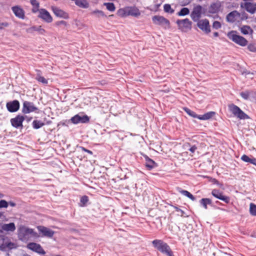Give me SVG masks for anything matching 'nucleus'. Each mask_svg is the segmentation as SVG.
Masks as SVG:
<instances>
[{
    "instance_id": "obj_1",
    "label": "nucleus",
    "mask_w": 256,
    "mask_h": 256,
    "mask_svg": "<svg viewBox=\"0 0 256 256\" xmlns=\"http://www.w3.org/2000/svg\"><path fill=\"white\" fill-rule=\"evenodd\" d=\"M153 246L158 250L168 256H174L169 245L162 240H154L152 241Z\"/></svg>"
},
{
    "instance_id": "obj_2",
    "label": "nucleus",
    "mask_w": 256,
    "mask_h": 256,
    "mask_svg": "<svg viewBox=\"0 0 256 256\" xmlns=\"http://www.w3.org/2000/svg\"><path fill=\"white\" fill-rule=\"evenodd\" d=\"M153 246L158 250L168 256H174L169 245L162 240H154L152 241Z\"/></svg>"
},
{
    "instance_id": "obj_3",
    "label": "nucleus",
    "mask_w": 256,
    "mask_h": 256,
    "mask_svg": "<svg viewBox=\"0 0 256 256\" xmlns=\"http://www.w3.org/2000/svg\"><path fill=\"white\" fill-rule=\"evenodd\" d=\"M2 230L1 223L0 222V250L2 252H6L17 248L16 244L12 242L8 237L1 234Z\"/></svg>"
},
{
    "instance_id": "obj_4",
    "label": "nucleus",
    "mask_w": 256,
    "mask_h": 256,
    "mask_svg": "<svg viewBox=\"0 0 256 256\" xmlns=\"http://www.w3.org/2000/svg\"><path fill=\"white\" fill-rule=\"evenodd\" d=\"M237 32L236 30H231L227 34L228 38L234 43L240 46H244L248 44V41L243 36L236 34Z\"/></svg>"
},
{
    "instance_id": "obj_5",
    "label": "nucleus",
    "mask_w": 256,
    "mask_h": 256,
    "mask_svg": "<svg viewBox=\"0 0 256 256\" xmlns=\"http://www.w3.org/2000/svg\"><path fill=\"white\" fill-rule=\"evenodd\" d=\"M152 20L154 24L161 26L165 30L171 28L170 20L163 16L156 15L152 17Z\"/></svg>"
},
{
    "instance_id": "obj_6",
    "label": "nucleus",
    "mask_w": 256,
    "mask_h": 256,
    "mask_svg": "<svg viewBox=\"0 0 256 256\" xmlns=\"http://www.w3.org/2000/svg\"><path fill=\"white\" fill-rule=\"evenodd\" d=\"M229 110L240 120L249 119L250 116L236 105L231 104L228 106Z\"/></svg>"
},
{
    "instance_id": "obj_7",
    "label": "nucleus",
    "mask_w": 256,
    "mask_h": 256,
    "mask_svg": "<svg viewBox=\"0 0 256 256\" xmlns=\"http://www.w3.org/2000/svg\"><path fill=\"white\" fill-rule=\"evenodd\" d=\"M40 112V109L34 105V102L27 100L24 101L22 109V112L24 114L32 112L38 114Z\"/></svg>"
},
{
    "instance_id": "obj_8",
    "label": "nucleus",
    "mask_w": 256,
    "mask_h": 256,
    "mask_svg": "<svg viewBox=\"0 0 256 256\" xmlns=\"http://www.w3.org/2000/svg\"><path fill=\"white\" fill-rule=\"evenodd\" d=\"M178 28L182 32H186L192 29V22L188 18L178 20L176 22Z\"/></svg>"
},
{
    "instance_id": "obj_9",
    "label": "nucleus",
    "mask_w": 256,
    "mask_h": 256,
    "mask_svg": "<svg viewBox=\"0 0 256 256\" xmlns=\"http://www.w3.org/2000/svg\"><path fill=\"white\" fill-rule=\"evenodd\" d=\"M25 119L26 117L24 116V115L18 114L14 118H12L10 120V122L12 127L17 129H22L24 128L22 123Z\"/></svg>"
},
{
    "instance_id": "obj_10",
    "label": "nucleus",
    "mask_w": 256,
    "mask_h": 256,
    "mask_svg": "<svg viewBox=\"0 0 256 256\" xmlns=\"http://www.w3.org/2000/svg\"><path fill=\"white\" fill-rule=\"evenodd\" d=\"M31 234L34 237H38V234L36 232H34L33 229L30 228H22L20 229L18 232V237L20 240H22L26 239V236Z\"/></svg>"
},
{
    "instance_id": "obj_11",
    "label": "nucleus",
    "mask_w": 256,
    "mask_h": 256,
    "mask_svg": "<svg viewBox=\"0 0 256 256\" xmlns=\"http://www.w3.org/2000/svg\"><path fill=\"white\" fill-rule=\"evenodd\" d=\"M197 22V26L206 34H208L211 32L209 20L206 19L200 20Z\"/></svg>"
},
{
    "instance_id": "obj_12",
    "label": "nucleus",
    "mask_w": 256,
    "mask_h": 256,
    "mask_svg": "<svg viewBox=\"0 0 256 256\" xmlns=\"http://www.w3.org/2000/svg\"><path fill=\"white\" fill-rule=\"evenodd\" d=\"M211 194L213 196L224 202L226 204H229L230 202V197L224 195V192L218 189H213L211 192Z\"/></svg>"
},
{
    "instance_id": "obj_13",
    "label": "nucleus",
    "mask_w": 256,
    "mask_h": 256,
    "mask_svg": "<svg viewBox=\"0 0 256 256\" xmlns=\"http://www.w3.org/2000/svg\"><path fill=\"white\" fill-rule=\"evenodd\" d=\"M6 108L10 112H18L20 108V103L18 100H15L12 101L7 102Z\"/></svg>"
},
{
    "instance_id": "obj_14",
    "label": "nucleus",
    "mask_w": 256,
    "mask_h": 256,
    "mask_svg": "<svg viewBox=\"0 0 256 256\" xmlns=\"http://www.w3.org/2000/svg\"><path fill=\"white\" fill-rule=\"evenodd\" d=\"M70 120L74 124H86L90 122V117L86 114L80 116L78 114L72 116Z\"/></svg>"
},
{
    "instance_id": "obj_15",
    "label": "nucleus",
    "mask_w": 256,
    "mask_h": 256,
    "mask_svg": "<svg viewBox=\"0 0 256 256\" xmlns=\"http://www.w3.org/2000/svg\"><path fill=\"white\" fill-rule=\"evenodd\" d=\"M202 14V6L200 5H197L194 6L193 10L190 16L194 22H196L199 18L201 17Z\"/></svg>"
},
{
    "instance_id": "obj_16",
    "label": "nucleus",
    "mask_w": 256,
    "mask_h": 256,
    "mask_svg": "<svg viewBox=\"0 0 256 256\" xmlns=\"http://www.w3.org/2000/svg\"><path fill=\"white\" fill-rule=\"evenodd\" d=\"M27 248L29 250H30L38 254L43 255L46 254V252L38 244L33 242H30L27 244Z\"/></svg>"
},
{
    "instance_id": "obj_17",
    "label": "nucleus",
    "mask_w": 256,
    "mask_h": 256,
    "mask_svg": "<svg viewBox=\"0 0 256 256\" xmlns=\"http://www.w3.org/2000/svg\"><path fill=\"white\" fill-rule=\"evenodd\" d=\"M142 155L145 160V166L147 170H150L158 166V164L150 158L146 154H142Z\"/></svg>"
},
{
    "instance_id": "obj_18",
    "label": "nucleus",
    "mask_w": 256,
    "mask_h": 256,
    "mask_svg": "<svg viewBox=\"0 0 256 256\" xmlns=\"http://www.w3.org/2000/svg\"><path fill=\"white\" fill-rule=\"evenodd\" d=\"M38 17L48 23H50L52 22V16L50 12L44 8H42L40 10V14Z\"/></svg>"
},
{
    "instance_id": "obj_19",
    "label": "nucleus",
    "mask_w": 256,
    "mask_h": 256,
    "mask_svg": "<svg viewBox=\"0 0 256 256\" xmlns=\"http://www.w3.org/2000/svg\"><path fill=\"white\" fill-rule=\"evenodd\" d=\"M240 12L237 10H233L228 13L226 16V20L228 22L233 23L235 22H240L238 21L240 18Z\"/></svg>"
},
{
    "instance_id": "obj_20",
    "label": "nucleus",
    "mask_w": 256,
    "mask_h": 256,
    "mask_svg": "<svg viewBox=\"0 0 256 256\" xmlns=\"http://www.w3.org/2000/svg\"><path fill=\"white\" fill-rule=\"evenodd\" d=\"M240 6L250 14H254L256 10V3L254 4L246 2H241Z\"/></svg>"
},
{
    "instance_id": "obj_21",
    "label": "nucleus",
    "mask_w": 256,
    "mask_h": 256,
    "mask_svg": "<svg viewBox=\"0 0 256 256\" xmlns=\"http://www.w3.org/2000/svg\"><path fill=\"white\" fill-rule=\"evenodd\" d=\"M37 228L42 236L52 238L54 234V232L52 230L42 226H37Z\"/></svg>"
},
{
    "instance_id": "obj_22",
    "label": "nucleus",
    "mask_w": 256,
    "mask_h": 256,
    "mask_svg": "<svg viewBox=\"0 0 256 256\" xmlns=\"http://www.w3.org/2000/svg\"><path fill=\"white\" fill-rule=\"evenodd\" d=\"M52 10L57 17L64 19H68L69 18V14L67 12L57 7L52 6Z\"/></svg>"
},
{
    "instance_id": "obj_23",
    "label": "nucleus",
    "mask_w": 256,
    "mask_h": 256,
    "mask_svg": "<svg viewBox=\"0 0 256 256\" xmlns=\"http://www.w3.org/2000/svg\"><path fill=\"white\" fill-rule=\"evenodd\" d=\"M218 248L213 244H210L208 246L204 247V252L207 256H214Z\"/></svg>"
},
{
    "instance_id": "obj_24",
    "label": "nucleus",
    "mask_w": 256,
    "mask_h": 256,
    "mask_svg": "<svg viewBox=\"0 0 256 256\" xmlns=\"http://www.w3.org/2000/svg\"><path fill=\"white\" fill-rule=\"evenodd\" d=\"M221 7L220 2H212L210 4L208 8V13L210 14H217L220 11Z\"/></svg>"
},
{
    "instance_id": "obj_25",
    "label": "nucleus",
    "mask_w": 256,
    "mask_h": 256,
    "mask_svg": "<svg viewBox=\"0 0 256 256\" xmlns=\"http://www.w3.org/2000/svg\"><path fill=\"white\" fill-rule=\"evenodd\" d=\"M28 33L32 34L34 32H36L38 34L44 35L46 32L44 29L42 28L41 26H34L26 30Z\"/></svg>"
},
{
    "instance_id": "obj_26",
    "label": "nucleus",
    "mask_w": 256,
    "mask_h": 256,
    "mask_svg": "<svg viewBox=\"0 0 256 256\" xmlns=\"http://www.w3.org/2000/svg\"><path fill=\"white\" fill-rule=\"evenodd\" d=\"M15 16L20 18L24 19L25 17L24 11L18 6H14L12 8Z\"/></svg>"
},
{
    "instance_id": "obj_27",
    "label": "nucleus",
    "mask_w": 256,
    "mask_h": 256,
    "mask_svg": "<svg viewBox=\"0 0 256 256\" xmlns=\"http://www.w3.org/2000/svg\"><path fill=\"white\" fill-rule=\"evenodd\" d=\"M1 228H2V233H3V232L4 231L6 232H13L16 229V226H15V224L14 222H10L9 224H2V223H1Z\"/></svg>"
},
{
    "instance_id": "obj_28",
    "label": "nucleus",
    "mask_w": 256,
    "mask_h": 256,
    "mask_svg": "<svg viewBox=\"0 0 256 256\" xmlns=\"http://www.w3.org/2000/svg\"><path fill=\"white\" fill-rule=\"evenodd\" d=\"M126 14L128 16H131L138 18L140 15V12L136 6H130L128 8Z\"/></svg>"
},
{
    "instance_id": "obj_29",
    "label": "nucleus",
    "mask_w": 256,
    "mask_h": 256,
    "mask_svg": "<svg viewBox=\"0 0 256 256\" xmlns=\"http://www.w3.org/2000/svg\"><path fill=\"white\" fill-rule=\"evenodd\" d=\"M36 74L34 78L38 82H41L44 85H46L48 84V80L46 79L44 76H42V72L40 70H36Z\"/></svg>"
},
{
    "instance_id": "obj_30",
    "label": "nucleus",
    "mask_w": 256,
    "mask_h": 256,
    "mask_svg": "<svg viewBox=\"0 0 256 256\" xmlns=\"http://www.w3.org/2000/svg\"><path fill=\"white\" fill-rule=\"evenodd\" d=\"M200 204L204 208H208V205H210L213 208H216L213 204L211 199L209 198H202L200 200Z\"/></svg>"
},
{
    "instance_id": "obj_31",
    "label": "nucleus",
    "mask_w": 256,
    "mask_h": 256,
    "mask_svg": "<svg viewBox=\"0 0 256 256\" xmlns=\"http://www.w3.org/2000/svg\"><path fill=\"white\" fill-rule=\"evenodd\" d=\"M216 114V112L210 111L205 113L202 115H200L199 120H208L211 118Z\"/></svg>"
},
{
    "instance_id": "obj_32",
    "label": "nucleus",
    "mask_w": 256,
    "mask_h": 256,
    "mask_svg": "<svg viewBox=\"0 0 256 256\" xmlns=\"http://www.w3.org/2000/svg\"><path fill=\"white\" fill-rule=\"evenodd\" d=\"M182 110L190 116L194 118L199 119L200 115L196 114L194 111L192 110L187 107H183Z\"/></svg>"
},
{
    "instance_id": "obj_33",
    "label": "nucleus",
    "mask_w": 256,
    "mask_h": 256,
    "mask_svg": "<svg viewBox=\"0 0 256 256\" xmlns=\"http://www.w3.org/2000/svg\"><path fill=\"white\" fill-rule=\"evenodd\" d=\"M182 110L190 116L194 118L199 119L200 115L196 114L194 111L192 110L187 107H183Z\"/></svg>"
},
{
    "instance_id": "obj_34",
    "label": "nucleus",
    "mask_w": 256,
    "mask_h": 256,
    "mask_svg": "<svg viewBox=\"0 0 256 256\" xmlns=\"http://www.w3.org/2000/svg\"><path fill=\"white\" fill-rule=\"evenodd\" d=\"M254 158V157L252 155L248 156L244 154L241 156L240 159L245 162L252 164V162H254L253 161Z\"/></svg>"
},
{
    "instance_id": "obj_35",
    "label": "nucleus",
    "mask_w": 256,
    "mask_h": 256,
    "mask_svg": "<svg viewBox=\"0 0 256 256\" xmlns=\"http://www.w3.org/2000/svg\"><path fill=\"white\" fill-rule=\"evenodd\" d=\"M91 15L94 16L96 18L106 17L104 12L101 10H95L90 12Z\"/></svg>"
},
{
    "instance_id": "obj_36",
    "label": "nucleus",
    "mask_w": 256,
    "mask_h": 256,
    "mask_svg": "<svg viewBox=\"0 0 256 256\" xmlns=\"http://www.w3.org/2000/svg\"><path fill=\"white\" fill-rule=\"evenodd\" d=\"M44 124H45L44 122H43L40 120H34L32 123V128L36 130H37V129H38V128H42Z\"/></svg>"
},
{
    "instance_id": "obj_37",
    "label": "nucleus",
    "mask_w": 256,
    "mask_h": 256,
    "mask_svg": "<svg viewBox=\"0 0 256 256\" xmlns=\"http://www.w3.org/2000/svg\"><path fill=\"white\" fill-rule=\"evenodd\" d=\"M179 192L184 196L188 198L192 201L196 200V198L190 192L186 190H179Z\"/></svg>"
},
{
    "instance_id": "obj_38",
    "label": "nucleus",
    "mask_w": 256,
    "mask_h": 256,
    "mask_svg": "<svg viewBox=\"0 0 256 256\" xmlns=\"http://www.w3.org/2000/svg\"><path fill=\"white\" fill-rule=\"evenodd\" d=\"M88 200L89 198L88 196L86 195L82 196L80 199L79 206L81 207L86 206H87V203L88 202Z\"/></svg>"
},
{
    "instance_id": "obj_39",
    "label": "nucleus",
    "mask_w": 256,
    "mask_h": 256,
    "mask_svg": "<svg viewBox=\"0 0 256 256\" xmlns=\"http://www.w3.org/2000/svg\"><path fill=\"white\" fill-rule=\"evenodd\" d=\"M253 92H242L240 93V95L244 100H248L249 98H250V100H252V94Z\"/></svg>"
},
{
    "instance_id": "obj_40",
    "label": "nucleus",
    "mask_w": 256,
    "mask_h": 256,
    "mask_svg": "<svg viewBox=\"0 0 256 256\" xmlns=\"http://www.w3.org/2000/svg\"><path fill=\"white\" fill-rule=\"evenodd\" d=\"M190 14V10L188 8H182L178 12V16H184Z\"/></svg>"
},
{
    "instance_id": "obj_41",
    "label": "nucleus",
    "mask_w": 256,
    "mask_h": 256,
    "mask_svg": "<svg viewBox=\"0 0 256 256\" xmlns=\"http://www.w3.org/2000/svg\"><path fill=\"white\" fill-rule=\"evenodd\" d=\"M104 5L106 6V9L110 12H114L116 6L113 2H104Z\"/></svg>"
},
{
    "instance_id": "obj_42",
    "label": "nucleus",
    "mask_w": 256,
    "mask_h": 256,
    "mask_svg": "<svg viewBox=\"0 0 256 256\" xmlns=\"http://www.w3.org/2000/svg\"><path fill=\"white\" fill-rule=\"evenodd\" d=\"M208 181L211 182L213 184H216L220 188H222L223 186V184L219 182V181L216 178L210 176H208Z\"/></svg>"
},
{
    "instance_id": "obj_43",
    "label": "nucleus",
    "mask_w": 256,
    "mask_h": 256,
    "mask_svg": "<svg viewBox=\"0 0 256 256\" xmlns=\"http://www.w3.org/2000/svg\"><path fill=\"white\" fill-rule=\"evenodd\" d=\"M164 10L166 13L173 14L174 12V10L171 8L170 4H166L164 6Z\"/></svg>"
},
{
    "instance_id": "obj_44",
    "label": "nucleus",
    "mask_w": 256,
    "mask_h": 256,
    "mask_svg": "<svg viewBox=\"0 0 256 256\" xmlns=\"http://www.w3.org/2000/svg\"><path fill=\"white\" fill-rule=\"evenodd\" d=\"M248 30H250L251 32H252V30L249 26H244L240 28L241 32L245 35L248 34Z\"/></svg>"
},
{
    "instance_id": "obj_45",
    "label": "nucleus",
    "mask_w": 256,
    "mask_h": 256,
    "mask_svg": "<svg viewBox=\"0 0 256 256\" xmlns=\"http://www.w3.org/2000/svg\"><path fill=\"white\" fill-rule=\"evenodd\" d=\"M250 213L252 216H256V204L253 203L250 204Z\"/></svg>"
},
{
    "instance_id": "obj_46",
    "label": "nucleus",
    "mask_w": 256,
    "mask_h": 256,
    "mask_svg": "<svg viewBox=\"0 0 256 256\" xmlns=\"http://www.w3.org/2000/svg\"><path fill=\"white\" fill-rule=\"evenodd\" d=\"M126 14H127V10H126L124 8H120L117 11V15L122 18H124V17L128 16Z\"/></svg>"
},
{
    "instance_id": "obj_47",
    "label": "nucleus",
    "mask_w": 256,
    "mask_h": 256,
    "mask_svg": "<svg viewBox=\"0 0 256 256\" xmlns=\"http://www.w3.org/2000/svg\"><path fill=\"white\" fill-rule=\"evenodd\" d=\"M240 16L238 21H240V22L244 20H246L248 18V14L244 12H242L241 13L240 12Z\"/></svg>"
},
{
    "instance_id": "obj_48",
    "label": "nucleus",
    "mask_w": 256,
    "mask_h": 256,
    "mask_svg": "<svg viewBox=\"0 0 256 256\" xmlns=\"http://www.w3.org/2000/svg\"><path fill=\"white\" fill-rule=\"evenodd\" d=\"M8 206V204L5 200H0V208H6Z\"/></svg>"
},
{
    "instance_id": "obj_49",
    "label": "nucleus",
    "mask_w": 256,
    "mask_h": 256,
    "mask_svg": "<svg viewBox=\"0 0 256 256\" xmlns=\"http://www.w3.org/2000/svg\"><path fill=\"white\" fill-rule=\"evenodd\" d=\"M248 49L251 52H256V45L254 44H250L248 46Z\"/></svg>"
},
{
    "instance_id": "obj_50",
    "label": "nucleus",
    "mask_w": 256,
    "mask_h": 256,
    "mask_svg": "<svg viewBox=\"0 0 256 256\" xmlns=\"http://www.w3.org/2000/svg\"><path fill=\"white\" fill-rule=\"evenodd\" d=\"M222 27L221 23L218 21H214L212 24V28L214 29L218 30Z\"/></svg>"
},
{
    "instance_id": "obj_51",
    "label": "nucleus",
    "mask_w": 256,
    "mask_h": 256,
    "mask_svg": "<svg viewBox=\"0 0 256 256\" xmlns=\"http://www.w3.org/2000/svg\"><path fill=\"white\" fill-rule=\"evenodd\" d=\"M77 148L78 149H80L82 151H84L85 152H88V154H92L93 152L92 151L89 150H88L86 148H85L82 146H76Z\"/></svg>"
},
{
    "instance_id": "obj_52",
    "label": "nucleus",
    "mask_w": 256,
    "mask_h": 256,
    "mask_svg": "<svg viewBox=\"0 0 256 256\" xmlns=\"http://www.w3.org/2000/svg\"><path fill=\"white\" fill-rule=\"evenodd\" d=\"M229 255L230 254L227 253L222 252L220 250L218 249L214 256H227Z\"/></svg>"
},
{
    "instance_id": "obj_53",
    "label": "nucleus",
    "mask_w": 256,
    "mask_h": 256,
    "mask_svg": "<svg viewBox=\"0 0 256 256\" xmlns=\"http://www.w3.org/2000/svg\"><path fill=\"white\" fill-rule=\"evenodd\" d=\"M60 24H62L64 26H68V23L64 20L57 21L55 22V25L56 26H59Z\"/></svg>"
},
{
    "instance_id": "obj_54",
    "label": "nucleus",
    "mask_w": 256,
    "mask_h": 256,
    "mask_svg": "<svg viewBox=\"0 0 256 256\" xmlns=\"http://www.w3.org/2000/svg\"><path fill=\"white\" fill-rule=\"evenodd\" d=\"M30 4L34 6H36V7H39L40 4L36 0H30Z\"/></svg>"
},
{
    "instance_id": "obj_55",
    "label": "nucleus",
    "mask_w": 256,
    "mask_h": 256,
    "mask_svg": "<svg viewBox=\"0 0 256 256\" xmlns=\"http://www.w3.org/2000/svg\"><path fill=\"white\" fill-rule=\"evenodd\" d=\"M197 149V147L196 145H193L190 147L188 150L194 153L196 150Z\"/></svg>"
},
{
    "instance_id": "obj_56",
    "label": "nucleus",
    "mask_w": 256,
    "mask_h": 256,
    "mask_svg": "<svg viewBox=\"0 0 256 256\" xmlns=\"http://www.w3.org/2000/svg\"><path fill=\"white\" fill-rule=\"evenodd\" d=\"M8 26V24L6 22H0V30H2L3 27H7Z\"/></svg>"
},
{
    "instance_id": "obj_57",
    "label": "nucleus",
    "mask_w": 256,
    "mask_h": 256,
    "mask_svg": "<svg viewBox=\"0 0 256 256\" xmlns=\"http://www.w3.org/2000/svg\"><path fill=\"white\" fill-rule=\"evenodd\" d=\"M207 12H208L207 11V9L202 8V14H203L204 16H210V14H207Z\"/></svg>"
},
{
    "instance_id": "obj_58",
    "label": "nucleus",
    "mask_w": 256,
    "mask_h": 256,
    "mask_svg": "<svg viewBox=\"0 0 256 256\" xmlns=\"http://www.w3.org/2000/svg\"><path fill=\"white\" fill-rule=\"evenodd\" d=\"M8 202V206H10L12 207H15L17 206L16 202L12 200Z\"/></svg>"
},
{
    "instance_id": "obj_59",
    "label": "nucleus",
    "mask_w": 256,
    "mask_h": 256,
    "mask_svg": "<svg viewBox=\"0 0 256 256\" xmlns=\"http://www.w3.org/2000/svg\"><path fill=\"white\" fill-rule=\"evenodd\" d=\"M252 100L254 101L256 103V92L252 94Z\"/></svg>"
},
{
    "instance_id": "obj_60",
    "label": "nucleus",
    "mask_w": 256,
    "mask_h": 256,
    "mask_svg": "<svg viewBox=\"0 0 256 256\" xmlns=\"http://www.w3.org/2000/svg\"><path fill=\"white\" fill-rule=\"evenodd\" d=\"M180 212L181 213V215H180L181 216L184 217V218L188 217V216L186 215V214L185 213V212L184 210H180Z\"/></svg>"
},
{
    "instance_id": "obj_61",
    "label": "nucleus",
    "mask_w": 256,
    "mask_h": 256,
    "mask_svg": "<svg viewBox=\"0 0 256 256\" xmlns=\"http://www.w3.org/2000/svg\"><path fill=\"white\" fill-rule=\"evenodd\" d=\"M160 5H161V4H156L154 5V11L155 12H158V10L160 6Z\"/></svg>"
},
{
    "instance_id": "obj_62",
    "label": "nucleus",
    "mask_w": 256,
    "mask_h": 256,
    "mask_svg": "<svg viewBox=\"0 0 256 256\" xmlns=\"http://www.w3.org/2000/svg\"><path fill=\"white\" fill-rule=\"evenodd\" d=\"M38 8L39 7H36V6H34L32 10V12L33 13H36L38 10Z\"/></svg>"
},
{
    "instance_id": "obj_63",
    "label": "nucleus",
    "mask_w": 256,
    "mask_h": 256,
    "mask_svg": "<svg viewBox=\"0 0 256 256\" xmlns=\"http://www.w3.org/2000/svg\"><path fill=\"white\" fill-rule=\"evenodd\" d=\"M24 116L26 117V119L25 120H26L27 122H30L32 119V117H31V116L30 117H28L26 116H24Z\"/></svg>"
},
{
    "instance_id": "obj_64",
    "label": "nucleus",
    "mask_w": 256,
    "mask_h": 256,
    "mask_svg": "<svg viewBox=\"0 0 256 256\" xmlns=\"http://www.w3.org/2000/svg\"><path fill=\"white\" fill-rule=\"evenodd\" d=\"M173 208L175 209L176 211L180 212L181 210V209L178 208L176 206H173Z\"/></svg>"
}]
</instances>
